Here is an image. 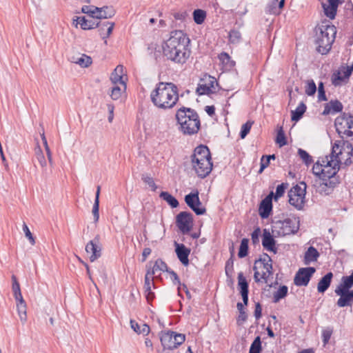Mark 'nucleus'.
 Listing matches in <instances>:
<instances>
[{
	"label": "nucleus",
	"mask_w": 353,
	"mask_h": 353,
	"mask_svg": "<svg viewBox=\"0 0 353 353\" xmlns=\"http://www.w3.org/2000/svg\"><path fill=\"white\" fill-rule=\"evenodd\" d=\"M96 19H110L115 14V11L111 6H103L102 8H94Z\"/></svg>",
	"instance_id": "24"
},
{
	"label": "nucleus",
	"mask_w": 353,
	"mask_h": 353,
	"mask_svg": "<svg viewBox=\"0 0 353 353\" xmlns=\"http://www.w3.org/2000/svg\"><path fill=\"white\" fill-rule=\"evenodd\" d=\"M316 85L313 80H310L305 86V92L308 96H312L316 93Z\"/></svg>",
	"instance_id": "54"
},
{
	"label": "nucleus",
	"mask_w": 353,
	"mask_h": 353,
	"mask_svg": "<svg viewBox=\"0 0 353 353\" xmlns=\"http://www.w3.org/2000/svg\"><path fill=\"white\" fill-rule=\"evenodd\" d=\"M316 269L313 267L301 268L296 273L294 283L296 286H307Z\"/></svg>",
	"instance_id": "10"
},
{
	"label": "nucleus",
	"mask_w": 353,
	"mask_h": 353,
	"mask_svg": "<svg viewBox=\"0 0 353 353\" xmlns=\"http://www.w3.org/2000/svg\"><path fill=\"white\" fill-rule=\"evenodd\" d=\"M94 8V6H83L81 8V12L83 13L88 14V17H94L96 11Z\"/></svg>",
	"instance_id": "61"
},
{
	"label": "nucleus",
	"mask_w": 353,
	"mask_h": 353,
	"mask_svg": "<svg viewBox=\"0 0 353 353\" xmlns=\"http://www.w3.org/2000/svg\"><path fill=\"white\" fill-rule=\"evenodd\" d=\"M174 18L176 20L184 21L188 17V13L185 10L179 11L173 14Z\"/></svg>",
	"instance_id": "60"
},
{
	"label": "nucleus",
	"mask_w": 353,
	"mask_h": 353,
	"mask_svg": "<svg viewBox=\"0 0 353 353\" xmlns=\"http://www.w3.org/2000/svg\"><path fill=\"white\" fill-rule=\"evenodd\" d=\"M167 264L161 259H158L152 268L148 269L146 274L154 277L159 271L167 272L169 270Z\"/></svg>",
	"instance_id": "29"
},
{
	"label": "nucleus",
	"mask_w": 353,
	"mask_h": 353,
	"mask_svg": "<svg viewBox=\"0 0 353 353\" xmlns=\"http://www.w3.org/2000/svg\"><path fill=\"white\" fill-rule=\"evenodd\" d=\"M168 273L170 275V279L172 280L173 284L178 285V292H179V294H180L181 283L179 276L174 270H172L171 269H169V270L168 271Z\"/></svg>",
	"instance_id": "53"
},
{
	"label": "nucleus",
	"mask_w": 353,
	"mask_h": 353,
	"mask_svg": "<svg viewBox=\"0 0 353 353\" xmlns=\"http://www.w3.org/2000/svg\"><path fill=\"white\" fill-rule=\"evenodd\" d=\"M324 165H325L321 164L319 161H318L313 165L312 172L314 174H315L316 176L319 177V179H322L323 174H324V172H323Z\"/></svg>",
	"instance_id": "50"
},
{
	"label": "nucleus",
	"mask_w": 353,
	"mask_h": 353,
	"mask_svg": "<svg viewBox=\"0 0 353 353\" xmlns=\"http://www.w3.org/2000/svg\"><path fill=\"white\" fill-rule=\"evenodd\" d=\"M262 350L261 341L259 336H256L252 343L249 353H260Z\"/></svg>",
	"instance_id": "46"
},
{
	"label": "nucleus",
	"mask_w": 353,
	"mask_h": 353,
	"mask_svg": "<svg viewBox=\"0 0 353 353\" xmlns=\"http://www.w3.org/2000/svg\"><path fill=\"white\" fill-rule=\"evenodd\" d=\"M174 245L175 252L180 262L185 266L188 265L190 249L188 248L184 244L178 243L177 242H174Z\"/></svg>",
	"instance_id": "20"
},
{
	"label": "nucleus",
	"mask_w": 353,
	"mask_h": 353,
	"mask_svg": "<svg viewBox=\"0 0 353 353\" xmlns=\"http://www.w3.org/2000/svg\"><path fill=\"white\" fill-rule=\"evenodd\" d=\"M307 185L304 181L296 185L288 192L289 203L301 210L304 207Z\"/></svg>",
	"instance_id": "7"
},
{
	"label": "nucleus",
	"mask_w": 353,
	"mask_h": 353,
	"mask_svg": "<svg viewBox=\"0 0 353 353\" xmlns=\"http://www.w3.org/2000/svg\"><path fill=\"white\" fill-rule=\"evenodd\" d=\"M101 187L98 185L97 187V191L95 194V199L94 205L92 207V214L94 216V222H97L99 219V196H100Z\"/></svg>",
	"instance_id": "34"
},
{
	"label": "nucleus",
	"mask_w": 353,
	"mask_h": 353,
	"mask_svg": "<svg viewBox=\"0 0 353 353\" xmlns=\"http://www.w3.org/2000/svg\"><path fill=\"white\" fill-rule=\"evenodd\" d=\"M99 26H97V28H99L100 36L103 39L108 38L113 30L114 23L109 21H99Z\"/></svg>",
	"instance_id": "27"
},
{
	"label": "nucleus",
	"mask_w": 353,
	"mask_h": 353,
	"mask_svg": "<svg viewBox=\"0 0 353 353\" xmlns=\"http://www.w3.org/2000/svg\"><path fill=\"white\" fill-rule=\"evenodd\" d=\"M102 247L100 243V236L97 234L92 240L90 241L85 245V251L90 254V260L94 262L101 256Z\"/></svg>",
	"instance_id": "13"
},
{
	"label": "nucleus",
	"mask_w": 353,
	"mask_h": 353,
	"mask_svg": "<svg viewBox=\"0 0 353 353\" xmlns=\"http://www.w3.org/2000/svg\"><path fill=\"white\" fill-rule=\"evenodd\" d=\"M299 218L296 216L284 220L273 221L272 232H276L278 236L294 234L299 231Z\"/></svg>",
	"instance_id": "5"
},
{
	"label": "nucleus",
	"mask_w": 353,
	"mask_h": 353,
	"mask_svg": "<svg viewBox=\"0 0 353 353\" xmlns=\"http://www.w3.org/2000/svg\"><path fill=\"white\" fill-rule=\"evenodd\" d=\"M248 243L249 240L246 238H244L241 240V245L239 247V250L238 252V256L239 258H244L248 254Z\"/></svg>",
	"instance_id": "44"
},
{
	"label": "nucleus",
	"mask_w": 353,
	"mask_h": 353,
	"mask_svg": "<svg viewBox=\"0 0 353 353\" xmlns=\"http://www.w3.org/2000/svg\"><path fill=\"white\" fill-rule=\"evenodd\" d=\"M191 165L197 176L201 179L206 177L212 169V162L210 160H205L204 162H192Z\"/></svg>",
	"instance_id": "14"
},
{
	"label": "nucleus",
	"mask_w": 353,
	"mask_h": 353,
	"mask_svg": "<svg viewBox=\"0 0 353 353\" xmlns=\"http://www.w3.org/2000/svg\"><path fill=\"white\" fill-rule=\"evenodd\" d=\"M12 291H13V296L15 299H21L22 294L21 292L20 289V285L19 282L17 281V277L14 275L12 276Z\"/></svg>",
	"instance_id": "43"
},
{
	"label": "nucleus",
	"mask_w": 353,
	"mask_h": 353,
	"mask_svg": "<svg viewBox=\"0 0 353 353\" xmlns=\"http://www.w3.org/2000/svg\"><path fill=\"white\" fill-rule=\"evenodd\" d=\"M241 39V34L239 30H232L229 32V41L232 43H238Z\"/></svg>",
	"instance_id": "48"
},
{
	"label": "nucleus",
	"mask_w": 353,
	"mask_h": 353,
	"mask_svg": "<svg viewBox=\"0 0 353 353\" xmlns=\"http://www.w3.org/2000/svg\"><path fill=\"white\" fill-rule=\"evenodd\" d=\"M322 6L324 9L325 14L330 19H334L336 17L338 7L330 4L326 5L325 3H322Z\"/></svg>",
	"instance_id": "41"
},
{
	"label": "nucleus",
	"mask_w": 353,
	"mask_h": 353,
	"mask_svg": "<svg viewBox=\"0 0 353 353\" xmlns=\"http://www.w3.org/2000/svg\"><path fill=\"white\" fill-rule=\"evenodd\" d=\"M15 300L17 301V309L20 320L24 323L27 320L26 303L23 297Z\"/></svg>",
	"instance_id": "31"
},
{
	"label": "nucleus",
	"mask_w": 353,
	"mask_h": 353,
	"mask_svg": "<svg viewBox=\"0 0 353 353\" xmlns=\"http://www.w3.org/2000/svg\"><path fill=\"white\" fill-rule=\"evenodd\" d=\"M130 325L131 328L137 334L148 335L150 331V328L147 324H143L141 326H139L134 320H130Z\"/></svg>",
	"instance_id": "35"
},
{
	"label": "nucleus",
	"mask_w": 353,
	"mask_h": 353,
	"mask_svg": "<svg viewBox=\"0 0 353 353\" xmlns=\"http://www.w3.org/2000/svg\"><path fill=\"white\" fill-rule=\"evenodd\" d=\"M270 161L267 158L265 157V155H263L261 159V163H260V169L259 170V173H261L265 168H266L270 165Z\"/></svg>",
	"instance_id": "63"
},
{
	"label": "nucleus",
	"mask_w": 353,
	"mask_h": 353,
	"mask_svg": "<svg viewBox=\"0 0 353 353\" xmlns=\"http://www.w3.org/2000/svg\"><path fill=\"white\" fill-rule=\"evenodd\" d=\"M159 196L163 200L165 201L172 208H175L179 206V201L177 199L169 192H161Z\"/></svg>",
	"instance_id": "36"
},
{
	"label": "nucleus",
	"mask_w": 353,
	"mask_h": 353,
	"mask_svg": "<svg viewBox=\"0 0 353 353\" xmlns=\"http://www.w3.org/2000/svg\"><path fill=\"white\" fill-rule=\"evenodd\" d=\"M154 277L145 274L144 279L145 296L148 303L151 302L154 298V293L152 292V285H154L153 283Z\"/></svg>",
	"instance_id": "25"
},
{
	"label": "nucleus",
	"mask_w": 353,
	"mask_h": 353,
	"mask_svg": "<svg viewBox=\"0 0 353 353\" xmlns=\"http://www.w3.org/2000/svg\"><path fill=\"white\" fill-rule=\"evenodd\" d=\"M314 186L315 187L316 192L320 194L329 195L333 192L334 188L336 186V183L328 179H326V180L318 179L315 181Z\"/></svg>",
	"instance_id": "16"
},
{
	"label": "nucleus",
	"mask_w": 353,
	"mask_h": 353,
	"mask_svg": "<svg viewBox=\"0 0 353 353\" xmlns=\"http://www.w3.org/2000/svg\"><path fill=\"white\" fill-rule=\"evenodd\" d=\"M276 243V240L270 232L267 229H264L262 234V245L263 248L267 251L276 254L277 252Z\"/></svg>",
	"instance_id": "19"
},
{
	"label": "nucleus",
	"mask_w": 353,
	"mask_h": 353,
	"mask_svg": "<svg viewBox=\"0 0 353 353\" xmlns=\"http://www.w3.org/2000/svg\"><path fill=\"white\" fill-rule=\"evenodd\" d=\"M336 30L334 26L330 24L321 25L316 31V50L321 54L330 52L335 39Z\"/></svg>",
	"instance_id": "4"
},
{
	"label": "nucleus",
	"mask_w": 353,
	"mask_h": 353,
	"mask_svg": "<svg viewBox=\"0 0 353 353\" xmlns=\"http://www.w3.org/2000/svg\"><path fill=\"white\" fill-rule=\"evenodd\" d=\"M273 192H271L265 199H263L259 205V214L262 219H267L271 214L272 210V196Z\"/></svg>",
	"instance_id": "18"
},
{
	"label": "nucleus",
	"mask_w": 353,
	"mask_h": 353,
	"mask_svg": "<svg viewBox=\"0 0 353 353\" xmlns=\"http://www.w3.org/2000/svg\"><path fill=\"white\" fill-rule=\"evenodd\" d=\"M238 285L240 294L249 293V285L243 272L238 274Z\"/></svg>",
	"instance_id": "37"
},
{
	"label": "nucleus",
	"mask_w": 353,
	"mask_h": 353,
	"mask_svg": "<svg viewBox=\"0 0 353 353\" xmlns=\"http://www.w3.org/2000/svg\"><path fill=\"white\" fill-rule=\"evenodd\" d=\"M23 231L25 234V236L28 239L30 244L32 245H34L35 244V239L33 236L32 234L31 233L30 229L28 228L26 223L24 222L23 224Z\"/></svg>",
	"instance_id": "57"
},
{
	"label": "nucleus",
	"mask_w": 353,
	"mask_h": 353,
	"mask_svg": "<svg viewBox=\"0 0 353 353\" xmlns=\"http://www.w3.org/2000/svg\"><path fill=\"white\" fill-rule=\"evenodd\" d=\"M141 179L145 183L148 185V186L150 187L153 191H155L157 189V186L155 184L152 177H151L150 175L143 174H142Z\"/></svg>",
	"instance_id": "55"
},
{
	"label": "nucleus",
	"mask_w": 353,
	"mask_h": 353,
	"mask_svg": "<svg viewBox=\"0 0 353 353\" xmlns=\"http://www.w3.org/2000/svg\"><path fill=\"white\" fill-rule=\"evenodd\" d=\"M318 99L319 101H327V99L326 97L325 91L324 89V85L323 82H320L319 83L318 88Z\"/></svg>",
	"instance_id": "58"
},
{
	"label": "nucleus",
	"mask_w": 353,
	"mask_h": 353,
	"mask_svg": "<svg viewBox=\"0 0 353 353\" xmlns=\"http://www.w3.org/2000/svg\"><path fill=\"white\" fill-rule=\"evenodd\" d=\"M332 334V330L330 328H327L323 330L322 332V339L323 342V345L325 346L326 344L329 342V340L331 338Z\"/></svg>",
	"instance_id": "59"
},
{
	"label": "nucleus",
	"mask_w": 353,
	"mask_h": 353,
	"mask_svg": "<svg viewBox=\"0 0 353 353\" xmlns=\"http://www.w3.org/2000/svg\"><path fill=\"white\" fill-rule=\"evenodd\" d=\"M160 340L163 348L170 350H174L178 346L181 345L185 340V336L183 334L176 333V332L168 330L161 332Z\"/></svg>",
	"instance_id": "8"
},
{
	"label": "nucleus",
	"mask_w": 353,
	"mask_h": 353,
	"mask_svg": "<svg viewBox=\"0 0 353 353\" xmlns=\"http://www.w3.org/2000/svg\"><path fill=\"white\" fill-rule=\"evenodd\" d=\"M319 256V253L317 250L313 246L308 248L307 250L305 253L304 263L305 264H309L310 262L317 261Z\"/></svg>",
	"instance_id": "33"
},
{
	"label": "nucleus",
	"mask_w": 353,
	"mask_h": 353,
	"mask_svg": "<svg viewBox=\"0 0 353 353\" xmlns=\"http://www.w3.org/2000/svg\"><path fill=\"white\" fill-rule=\"evenodd\" d=\"M192 223L193 216L189 212H181L176 216V225L183 234H187L190 232Z\"/></svg>",
	"instance_id": "9"
},
{
	"label": "nucleus",
	"mask_w": 353,
	"mask_h": 353,
	"mask_svg": "<svg viewBox=\"0 0 353 353\" xmlns=\"http://www.w3.org/2000/svg\"><path fill=\"white\" fill-rule=\"evenodd\" d=\"M261 234V229L258 227L254 229L251 234L252 241L253 244H258L259 243V235Z\"/></svg>",
	"instance_id": "62"
},
{
	"label": "nucleus",
	"mask_w": 353,
	"mask_h": 353,
	"mask_svg": "<svg viewBox=\"0 0 353 353\" xmlns=\"http://www.w3.org/2000/svg\"><path fill=\"white\" fill-rule=\"evenodd\" d=\"M191 163L192 162H204L205 160L212 161L211 154L208 148L205 145H201L197 146L193 154L190 156Z\"/></svg>",
	"instance_id": "17"
},
{
	"label": "nucleus",
	"mask_w": 353,
	"mask_h": 353,
	"mask_svg": "<svg viewBox=\"0 0 353 353\" xmlns=\"http://www.w3.org/2000/svg\"><path fill=\"white\" fill-rule=\"evenodd\" d=\"M153 104L161 109H171L179 101L178 88L173 83L159 82L150 94Z\"/></svg>",
	"instance_id": "2"
},
{
	"label": "nucleus",
	"mask_w": 353,
	"mask_h": 353,
	"mask_svg": "<svg viewBox=\"0 0 353 353\" xmlns=\"http://www.w3.org/2000/svg\"><path fill=\"white\" fill-rule=\"evenodd\" d=\"M175 118L180 125V130L184 134L192 135L196 134L200 129L201 122L197 112L184 106L177 110Z\"/></svg>",
	"instance_id": "3"
},
{
	"label": "nucleus",
	"mask_w": 353,
	"mask_h": 353,
	"mask_svg": "<svg viewBox=\"0 0 353 353\" xmlns=\"http://www.w3.org/2000/svg\"><path fill=\"white\" fill-rule=\"evenodd\" d=\"M72 61L79 64L81 67L87 68L92 63V59L89 56L82 54L80 57L77 59L72 57Z\"/></svg>",
	"instance_id": "39"
},
{
	"label": "nucleus",
	"mask_w": 353,
	"mask_h": 353,
	"mask_svg": "<svg viewBox=\"0 0 353 353\" xmlns=\"http://www.w3.org/2000/svg\"><path fill=\"white\" fill-rule=\"evenodd\" d=\"M185 201L196 215H202L205 213L206 210L202 206V203L199 199V192L197 191L195 193L191 192L185 195Z\"/></svg>",
	"instance_id": "12"
},
{
	"label": "nucleus",
	"mask_w": 353,
	"mask_h": 353,
	"mask_svg": "<svg viewBox=\"0 0 353 353\" xmlns=\"http://www.w3.org/2000/svg\"><path fill=\"white\" fill-rule=\"evenodd\" d=\"M190 39L182 30H174L162 46L163 54L175 63H185L190 55Z\"/></svg>",
	"instance_id": "1"
},
{
	"label": "nucleus",
	"mask_w": 353,
	"mask_h": 353,
	"mask_svg": "<svg viewBox=\"0 0 353 353\" xmlns=\"http://www.w3.org/2000/svg\"><path fill=\"white\" fill-rule=\"evenodd\" d=\"M288 288L286 285H281L273 294V303H278L288 295Z\"/></svg>",
	"instance_id": "38"
},
{
	"label": "nucleus",
	"mask_w": 353,
	"mask_h": 353,
	"mask_svg": "<svg viewBox=\"0 0 353 353\" xmlns=\"http://www.w3.org/2000/svg\"><path fill=\"white\" fill-rule=\"evenodd\" d=\"M276 142L279 145L280 147L284 146L287 144L285 135L281 127L277 132Z\"/></svg>",
	"instance_id": "51"
},
{
	"label": "nucleus",
	"mask_w": 353,
	"mask_h": 353,
	"mask_svg": "<svg viewBox=\"0 0 353 353\" xmlns=\"http://www.w3.org/2000/svg\"><path fill=\"white\" fill-rule=\"evenodd\" d=\"M265 256L268 259V262H266L265 259H259V260L255 261L253 269L257 270L258 268H263L265 270V271L262 272L261 279H264L265 282L267 283L268 278L270 275L272 274V265L270 256L267 254H265Z\"/></svg>",
	"instance_id": "15"
},
{
	"label": "nucleus",
	"mask_w": 353,
	"mask_h": 353,
	"mask_svg": "<svg viewBox=\"0 0 353 353\" xmlns=\"http://www.w3.org/2000/svg\"><path fill=\"white\" fill-rule=\"evenodd\" d=\"M77 23L81 26V28L83 30H91L99 26L98 19L94 17H88V18H86L85 17H77Z\"/></svg>",
	"instance_id": "22"
},
{
	"label": "nucleus",
	"mask_w": 353,
	"mask_h": 353,
	"mask_svg": "<svg viewBox=\"0 0 353 353\" xmlns=\"http://www.w3.org/2000/svg\"><path fill=\"white\" fill-rule=\"evenodd\" d=\"M298 154L306 165H309L313 162L312 157L305 150L299 148Z\"/></svg>",
	"instance_id": "47"
},
{
	"label": "nucleus",
	"mask_w": 353,
	"mask_h": 353,
	"mask_svg": "<svg viewBox=\"0 0 353 353\" xmlns=\"http://www.w3.org/2000/svg\"><path fill=\"white\" fill-rule=\"evenodd\" d=\"M288 187V183H282L281 184L279 185L276 188V192L274 195V199L277 200L279 197L282 196Z\"/></svg>",
	"instance_id": "52"
},
{
	"label": "nucleus",
	"mask_w": 353,
	"mask_h": 353,
	"mask_svg": "<svg viewBox=\"0 0 353 353\" xmlns=\"http://www.w3.org/2000/svg\"><path fill=\"white\" fill-rule=\"evenodd\" d=\"M123 66L119 65L111 74L110 80L113 85L119 84L123 87L124 90H126V83L123 79Z\"/></svg>",
	"instance_id": "21"
},
{
	"label": "nucleus",
	"mask_w": 353,
	"mask_h": 353,
	"mask_svg": "<svg viewBox=\"0 0 353 353\" xmlns=\"http://www.w3.org/2000/svg\"><path fill=\"white\" fill-rule=\"evenodd\" d=\"M307 109L306 105L303 102H301L294 110L291 111V119L293 121H299Z\"/></svg>",
	"instance_id": "32"
},
{
	"label": "nucleus",
	"mask_w": 353,
	"mask_h": 353,
	"mask_svg": "<svg viewBox=\"0 0 353 353\" xmlns=\"http://www.w3.org/2000/svg\"><path fill=\"white\" fill-rule=\"evenodd\" d=\"M341 281L345 283L346 286L351 288L353 286V273L350 276H344L341 279Z\"/></svg>",
	"instance_id": "64"
},
{
	"label": "nucleus",
	"mask_w": 353,
	"mask_h": 353,
	"mask_svg": "<svg viewBox=\"0 0 353 353\" xmlns=\"http://www.w3.org/2000/svg\"><path fill=\"white\" fill-rule=\"evenodd\" d=\"M119 85H114L112 88L110 97L113 100L119 99L121 97L122 93L125 91L122 85L119 86Z\"/></svg>",
	"instance_id": "45"
},
{
	"label": "nucleus",
	"mask_w": 353,
	"mask_h": 353,
	"mask_svg": "<svg viewBox=\"0 0 353 353\" xmlns=\"http://www.w3.org/2000/svg\"><path fill=\"white\" fill-rule=\"evenodd\" d=\"M334 125L342 139L353 137V115L343 113L335 119Z\"/></svg>",
	"instance_id": "6"
},
{
	"label": "nucleus",
	"mask_w": 353,
	"mask_h": 353,
	"mask_svg": "<svg viewBox=\"0 0 353 353\" xmlns=\"http://www.w3.org/2000/svg\"><path fill=\"white\" fill-rule=\"evenodd\" d=\"M353 71V64L341 67L339 70H336L331 77L332 83L334 86L341 85L343 82L349 79Z\"/></svg>",
	"instance_id": "11"
},
{
	"label": "nucleus",
	"mask_w": 353,
	"mask_h": 353,
	"mask_svg": "<svg viewBox=\"0 0 353 353\" xmlns=\"http://www.w3.org/2000/svg\"><path fill=\"white\" fill-rule=\"evenodd\" d=\"M343 110L342 103L338 101H330L326 103L323 112V115H327L330 113L334 114L341 112Z\"/></svg>",
	"instance_id": "26"
},
{
	"label": "nucleus",
	"mask_w": 353,
	"mask_h": 353,
	"mask_svg": "<svg viewBox=\"0 0 353 353\" xmlns=\"http://www.w3.org/2000/svg\"><path fill=\"white\" fill-rule=\"evenodd\" d=\"M196 92L199 95H203L209 94L213 92L212 91L211 88L206 84H199L196 88Z\"/></svg>",
	"instance_id": "56"
},
{
	"label": "nucleus",
	"mask_w": 353,
	"mask_h": 353,
	"mask_svg": "<svg viewBox=\"0 0 353 353\" xmlns=\"http://www.w3.org/2000/svg\"><path fill=\"white\" fill-rule=\"evenodd\" d=\"M332 278L333 274L330 272L320 279L317 285V290L319 293H324L329 288Z\"/></svg>",
	"instance_id": "30"
},
{
	"label": "nucleus",
	"mask_w": 353,
	"mask_h": 353,
	"mask_svg": "<svg viewBox=\"0 0 353 353\" xmlns=\"http://www.w3.org/2000/svg\"><path fill=\"white\" fill-rule=\"evenodd\" d=\"M338 169V163L333 162V161H330L326 158V165H324V174H323L322 180L332 178L336 174Z\"/></svg>",
	"instance_id": "23"
},
{
	"label": "nucleus",
	"mask_w": 353,
	"mask_h": 353,
	"mask_svg": "<svg viewBox=\"0 0 353 353\" xmlns=\"http://www.w3.org/2000/svg\"><path fill=\"white\" fill-rule=\"evenodd\" d=\"M206 17V12L205 11L201 10V9H196L193 12V19L194 22L198 24H202Z\"/></svg>",
	"instance_id": "42"
},
{
	"label": "nucleus",
	"mask_w": 353,
	"mask_h": 353,
	"mask_svg": "<svg viewBox=\"0 0 353 353\" xmlns=\"http://www.w3.org/2000/svg\"><path fill=\"white\" fill-rule=\"evenodd\" d=\"M220 61L227 68H232L235 65V61L231 59L230 55L225 52L219 55Z\"/></svg>",
	"instance_id": "40"
},
{
	"label": "nucleus",
	"mask_w": 353,
	"mask_h": 353,
	"mask_svg": "<svg viewBox=\"0 0 353 353\" xmlns=\"http://www.w3.org/2000/svg\"><path fill=\"white\" fill-rule=\"evenodd\" d=\"M254 121H248L242 125L239 136L241 139H245L248 134L250 132Z\"/></svg>",
	"instance_id": "49"
},
{
	"label": "nucleus",
	"mask_w": 353,
	"mask_h": 353,
	"mask_svg": "<svg viewBox=\"0 0 353 353\" xmlns=\"http://www.w3.org/2000/svg\"><path fill=\"white\" fill-rule=\"evenodd\" d=\"M338 296L340 298L338 299L336 304L340 307L351 305L353 303V290L345 294L341 291L338 293Z\"/></svg>",
	"instance_id": "28"
}]
</instances>
